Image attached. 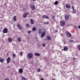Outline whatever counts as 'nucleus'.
Segmentation results:
<instances>
[{"instance_id": "393cba45", "label": "nucleus", "mask_w": 80, "mask_h": 80, "mask_svg": "<svg viewBox=\"0 0 80 80\" xmlns=\"http://www.w3.org/2000/svg\"><path fill=\"white\" fill-rule=\"evenodd\" d=\"M58 1H56L54 2V5H58Z\"/></svg>"}, {"instance_id": "f704fd0d", "label": "nucleus", "mask_w": 80, "mask_h": 80, "mask_svg": "<svg viewBox=\"0 0 80 80\" xmlns=\"http://www.w3.org/2000/svg\"><path fill=\"white\" fill-rule=\"evenodd\" d=\"M28 33H32V31H29L28 32Z\"/></svg>"}, {"instance_id": "c03bdc74", "label": "nucleus", "mask_w": 80, "mask_h": 80, "mask_svg": "<svg viewBox=\"0 0 80 80\" xmlns=\"http://www.w3.org/2000/svg\"><path fill=\"white\" fill-rule=\"evenodd\" d=\"M73 59L74 60H75V58H73Z\"/></svg>"}, {"instance_id": "bb28decb", "label": "nucleus", "mask_w": 80, "mask_h": 80, "mask_svg": "<svg viewBox=\"0 0 80 80\" xmlns=\"http://www.w3.org/2000/svg\"><path fill=\"white\" fill-rule=\"evenodd\" d=\"M19 55H20L22 57V56H23V53H22V52H20L19 53Z\"/></svg>"}, {"instance_id": "f3484780", "label": "nucleus", "mask_w": 80, "mask_h": 80, "mask_svg": "<svg viewBox=\"0 0 80 80\" xmlns=\"http://www.w3.org/2000/svg\"><path fill=\"white\" fill-rule=\"evenodd\" d=\"M17 20V17H16V16H14L13 17V21H14V22L16 21V20Z\"/></svg>"}, {"instance_id": "dca6fc26", "label": "nucleus", "mask_w": 80, "mask_h": 80, "mask_svg": "<svg viewBox=\"0 0 80 80\" xmlns=\"http://www.w3.org/2000/svg\"><path fill=\"white\" fill-rule=\"evenodd\" d=\"M11 42H12V38H8V42L9 43H10Z\"/></svg>"}, {"instance_id": "1a4fd4ad", "label": "nucleus", "mask_w": 80, "mask_h": 80, "mask_svg": "<svg viewBox=\"0 0 80 80\" xmlns=\"http://www.w3.org/2000/svg\"><path fill=\"white\" fill-rule=\"evenodd\" d=\"M42 18H47V19H48L49 18L47 16L44 15L42 16Z\"/></svg>"}, {"instance_id": "de8ad7c7", "label": "nucleus", "mask_w": 80, "mask_h": 80, "mask_svg": "<svg viewBox=\"0 0 80 80\" xmlns=\"http://www.w3.org/2000/svg\"><path fill=\"white\" fill-rule=\"evenodd\" d=\"M57 32V31H56V32Z\"/></svg>"}, {"instance_id": "f257e3e1", "label": "nucleus", "mask_w": 80, "mask_h": 80, "mask_svg": "<svg viewBox=\"0 0 80 80\" xmlns=\"http://www.w3.org/2000/svg\"><path fill=\"white\" fill-rule=\"evenodd\" d=\"M66 33L67 36L68 37H71V35H72L71 33L68 31H66Z\"/></svg>"}, {"instance_id": "ea45409f", "label": "nucleus", "mask_w": 80, "mask_h": 80, "mask_svg": "<svg viewBox=\"0 0 80 80\" xmlns=\"http://www.w3.org/2000/svg\"><path fill=\"white\" fill-rule=\"evenodd\" d=\"M29 38H30V37H29L27 38V39H28H28H29Z\"/></svg>"}, {"instance_id": "aec40b11", "label": "nucleus", "mask_w": 80, "mask_h": 80, "mask_svg": "<svg viewBox=\"0 0 80 80\" xmlns=\"http://www.w3.org/2000/svg\"><path fill=\"white\" fill-rule=\"evenodd\" d=\"M32 30L33 32H35L37 30V28L35 27H33L32 28Z\"/></svg>"}, {"instance_id": "37998d69", "label": "nucleus", "mask_w": 80, "mask_h": 80, "mask_svg": "<svg viewBox=\"0 0 80 80\" xmlns=\"http://www.w3.org/2000/svg\"><path fill=\"white\" fill-rule=\"evenodd\" d=\"M40 80H43V78H42Z\"/></svg>"}, {"instance_id": "ddd939ff", "label": "nucleus", "mask_w": 80, "mask_h": 80, "mask_svg": "<svg viewBox=\"0 0 80 80\" xmlns=\"http://www.w3.org/2000/svg\"><path fill=\"white\" fill-rule=\"evenodd\" d=\"M34 55L36 57H38V56H40V54L38 53H34Z\"/></svg>"}, {"instance_id": "4468645a", "label": "nucleus", "mask_w": 80, "mask_h": 80, "mask_svg": "<svg viewBox=\"0 0 80 80\" xmlns=\"http://www.w3.org/2000/svg\"><path fill=\"white\" fill-rule=\"evenodd\" d=\"M68 50V48L67 47H65L63 48V50L64 51H67Z\"/></svg>"}, {"instance_id": "e433bc0d", "label": "nucleus", "mask_w": 80, "mask_h": 80, "mask_svg": "<svg viewBox=\"0 0 80 80\" xmlns=\"http://www.w3.org/2000/svg\"><path fill=\"white\" fill-rule=\"evenodd\" d=\"M44 23H45V24H48V22H44Z\"/></svg>"}, {"instance_id": "473e14b6", "label": "nucleus", "mask_w": 80, "mask_h": 80, "mask_svg": "<svg viewBox=\"0 0 80 80\" xmlns=\"http://www.w3.org/2000/svg\"><path fill=\"white\" fill-rule=\"evenodd\" d=\"M41 33H42V31L40 29L39 30V33L40 34Z\"/></svg>"}, {"instance_id": "b1692460", "label": "nucleus", "mask_w": 80, "mask_h": 80, "mask_svg": "<svg viewBox=\"0 0 80 80\" xmlns=\"http://www.w3.org/2000/svg\"><path fill=\"white\" fill-rule=\"evenodd\" d=\"M18 42H21V38H18Z\"/></svg>"}, {"instance_id": "7ed1b4c3", "label": "nucleus", "mask_w": 80, "mask_h": 80, "mask_svg": "<svg viewBox=\"0 0 80 80\" xmlns=\"http://www.w3.org/2000/svg\"><path fill=\"white\" fill-rule=\"evenodd\" d=\"M28 15H29V12H25L23 15V18H26L27 16Z\"/></svg>"}, {"instance_id": "c756f323", "label": "nucleus", "mask_w": 80, "mask_h": 80, "mask_svg": "<svg viewBox=\"0 0 80 80\" xmlns=\"http://www.w3.org/2000/svg\"><path fill=\"white\" fill-rule=\"evenodd\" d=\"M26 26L27 27H30V25L28 24H26Z\"/></svg>"}, {"instance_id": "a18cd8bd", "label": "nucleus", "mask_w": 80, "mask_h": 80, "mask_svg": "<svg viewBox=\"0 0 80 80\" xmlns=\"http://www.w3.org/2000/svg\"><path fill=\"white\" fill-rule=\"evenodd\" d=\"M33 0V1H35V0Z\"/></svg>"}, {"instance_id": "c85d7f7f", "label": "nucleus", "mask_w": 80, "mask_h": 80, "mask_svg": "<svg viewBox=\"0 0 80 80\" xmlns=\"http://www.w3.org/2000/svg\"><path fill=\"white\" fill-rule=\"evenodd\" d=\"M72 13L73 14L75 13H76V11H75V10H73Z\"/></svg>"}, {"instance_id": "2f4dec72", "label": "nucleus", "mask_w": 80, "mask_h": 80, "mask_svg": "<svg viewBox=\"0 0 80 80\" xmlns=\"http://www.w3.org/2000/svg\"><path fill=\"white\" fill-rule=\"evenodd\" d=\"M12 57L13 58H15V54L13 53Z\"/></svg>"}, {"instance_id": "6e6552de", "label": "nucleus", "mask_w": 80, "mask_h": 80, "mask_svg": "<svg viewBox=\"0 0 80 80\" xmlns=\"http://www.w3.org/2000/svg\"><path fill=\"white\" fill-rule=\"evenodd\" d=\"M65 20H68L69 18V16L68 15H65Z\"/></svg>"}, {"instance_id": "423d86ee", "label": "nucleus", "mask_w": 80, "mask_h": 80, "mask_svg": "<svg viewBox=\"0 0 80 80\" xmlns=\"http://www.w3.org/2000/svg\"><path fill=\"white\" fill-rule=\"evenodd\" d=\"M32 56L33 55H32V54L31 53H29L28 55V57L29 58H32Z\"/></svg>"}, {"instance_id": "a211bd4d", "label": "nucleus", "mask_w": 80, "mask_h": 80, "mask_svg": "<svg viewBox=\"0 0 80 80\" xmlns=\"http://www.w3.org/2000/svg\"><path fill=\"white\" fill-rule=\"evenodd\" d=\"M21 79L22 80H27V78L24 77H21Z\"/></svg>"}, {"instance_id": "20e7f679", "label": "nucleus", "mask_w": 80, "mask_h": 80, "mask_svg": "<svg viewBox=\"0 0 80 80\" xmlns=\"http://www.w3.org/2000/svg\"><path fill=\"white\" fill-rule=\"evenodd\" d=\"M17 26H18V28H19L20 30H23V27L22 26H21L20 25V24L18 23Z\"/></svg>"}, {"instance_id": "4be33fe9", "label": "nucleus", "mask_w": 80, "mask_h": 80, "mask_svg": "<svg viewBox=\"0 0 80 80\" xmlns=\"http://www.w3.org/2000/svg\"><path fill=\"white\" fill-rule=\"evenodd\" d=\"M4 59H1L0 58V62H1V63L3 62H4Z\"/></svg>"}, {"instance_id": "f8f14e48", "label": "nucleus", "mask_w": 80, "mask_h": 80, "mask_svg": "<svg viewBox=\"0 0 80 80\" xmlns=\"http://www.w3.org/2000/svg\"><path fill=\"white\" fill-rule=\"evenodd\" d=\"M65 22H63L60 24V25L62 26V27H63L64 26H65Z\"/></svg>"}, {"instance_id": "58836bf2", "label": "nucleus", "mask_w": 80, "mask_h": 80, "mask_svg": "<svg viewBox=\"0 0 80 80\" xmlns=\"http://www.w3.org/2000/svg\"><path fill=\"white\" fill-rule=\"evenodd\" d=\"M72 10H75V9H74V7H73V6H72Z\"/></svg>"}, {"instance_id": "a19ab883", "label": "nucleus", "mask_w": 80, "mask_h": 80, "mask_svg": "<svg viewBox=\"0 0 80 80\" xmlns=\"http://www.w3.org/2000/svg\"><path fill=\"white\" fill-rule=\"evenodd\" d=\"M8 78H5L4 80H8Z\"/></svg>"}, {"instance_id": "2eb2a0df", "label": "nucleus", "mask_w": 80, "mask_h": 80, "mask_svg": "<svg viewBox=\"0 0 80 80\" xmlns=\"http://www.w3.org/2000/svg\"><path fill=\"white\" fill-rule=\"evenodd\" d=\"M47 40H48L50 41V40H51V39H52L51 38V37H50V36H48L47 37Z\"/></svg>"}, {"instance_id": "c9c22d12", "label": "nucleus", "mask_w": 80, "mask_h": 80, "mask_svg": "<svg viewBox=\"0 0 80 80\" xmlns=\"http://www.w3.org/2000/svg\"><path fill=\"white\" fill-rule=\"evenodd\" d=\"M74 28L76 29V30H77L78 29V28H77V26H75Z\"/></svg>"}, {"instance_id": "412c9836", "label": "nucleus", "mask_w": 80, "mask_h": 80, "mask_svg": "<svg viewBox=\"0 0 80 80\" xmlns=\"http://www.w3.org/2000/svg\"><path fill=\"white\" fill-rule=\"evenodd\" d=\"M30 21L31 24H33V23H34V21H33V20L32 19H31Z\"/></svg>"}, {"instance_id": "39448f33", "label": "nucleus", "mask_w": 80, "mask_h": 80, "mask_svg": "<svg viewBox=\"0 0 80 80\" xmlns=\"http://www.w3.org/2000/svg\"><path fill=\"white\" fill-rule=\"evenodd\" d=\"M30 7L31 8L32 10H35V7L33 6L32 5H30Z\"/></svg>"}, {"instance_id": "49530a36", "label": "nucleus", "mask_w": 80, "mask_h": 80, "mask_svg": "<svg viewBox=\"0 0 80 80\" xmlns=\"http://www.w3.org/2000/svg\"><path fill=\"white\" fill-rule=\"evenodd\" d=\"M8 80H10V79H8Z\"/></svg>"}, {"instance_id": "0eeeda50", "label": "nucleus", "mask_w": 80, "mask_h": 80, "mask_svg": "<svg viewBox=\"0 0 80 80\" xmlns=\"http://www.w3.org/2000/svg\"><path fill=\"white\" fill-rule=\"evenodd\" d=\"M11 59H10V58L8 57L7 58V63L8 64L10 62V60Z\"/></svg>"}, {"instance_id": "f03ea898", "label": "nucleus", "mask_w": 80, "mask_h": 80, "mask_svg": "<svg viewBox=\"0 0 80 80\" xmlns=\"http://www.w3.org/2000/svg\"><path fill=\"white\" fill-rule=\"evenodd\" d=\"M3 33H7L8 32V29L7 28H5L2 31Z\"/></svg>"}, {"instance_id": "a878e982", "label": "nucleus", "mask_w": 80, "mask_h": 80, "mask_svg": "<svg viewBox=\"0 0 80 80\" xmlns=\"http://www.w3.org/2000/svg\"><path fill=\"white\" fill-rule=\"evenodd\" d=\"M45 44L44 43H43L42 45V47H45Z\"/></svg>"}, {"instance_id": "72a5a7b5", "label": "nucleus", "mask_w": 80, "mask_h": 80, "mask_svg": "<svg viewBox=\"0 0 80 80\" xmlns=\"http://www.w3.org/2000/svg\"><path fill=\"white\" fill-rule=\"evenodd\" d=\"M78 48L79 49V50L80 51V45H79L78 46Z\"/></svg>"}, {"instance_id": "5701e85b", "label": "nucleus", "mask_w": 80, "mask_h": 80, "mask_svg": "<svg viewBox=\"0 0 80 80\" xmlns=\"http://www.w3.org/2000/svg\"><path fill=\"white\" fill-rule=\"evenodd\" d=\"M19 72L20 73H23V70H22V69L20 68L19 70Z\"/></svg>"}, {"instance_id": "9b49d317", "label": "nucleus", "mask_w": 80, "mask_h": 80, "mask_svg": "<svg viewBox=\"0 0 80 80\" xmlns=\"http://www.w3.org/2000/svg\"><path fill=\"white\" fill-rule=\"evenodd\" d=\"M66 7L67 8H70V4H66Z\"/></svg>"}, {"instance_id": "9d476101", "label": "nucleus", "mask_w": 80, "mask_h": 80, "mask_svg": "<svg viewBox=\"0 0 80 80\" xmlns=\"http://www.w3.org/2000/svg\"><path fill=\"white\" fill-rule=\"evenodd\" d=\"M45 35V32H43L41 35V37H43Z\"/></svg>"}, {"instance_id": "6ab92c4d", "label": "nucleus", "mask_w": 80, "mask_h": 80, "mask_svg": "<svg viewBox=\"0 0 80 80\" xmlns=\"http://www.w3.org/2000/svg\"><path fill=\"white\" fill-rule=\"evenodd\" d=\"M41 46V44H40V43H38L37 45V47L39 48Z\"/></svg>"}, {"instance_id": "79ce46f5", "label": "nucleus", "mask_w": 80, "mask_h": 80, "mask_svg": "<svg viewBox=\"0 0 80 80\" xmlns=\"http://www.w3.org/2000/svg\"><path fill=\"white\" fill-rule=\"evenodd\" d=\"M78 28H80V26H79L78 27Z\"/></svg>"}, {"instance_id": "cd10ccee", "label": "nucleus", "mask_w": 80, "mask_h": 80, "mask_svg": "<svg viewBox=\"0 0 80 80\" xmlns=\"http://www.w3.org/2000/svg\"><path fill=\"white\" fill-rule=\"evenodd\" d=\"M52 19L53 20H55V16H52Z\"/></svg>"}, {"instance_id": "7c9ffc66", "label": "nucleus", "mask_w": 80, "mask_h": 80, "mask_svg": "<svg viewBox=\"0 0 80 80\" xmlns=\"http://www.w3.org/2000/svg\"><path fill=\"white\" fill-rule=\"evenodd\" d=\"M37 71L38 72H40V69L39 68L38 69H37Z\"/></svg>"}, {"instance_id": "4c0bfd02", "label": "nucleus", "mask_w": 80, "mask_h": 80, "mask_svg": "<svg viewBox=\"0 0 80 80\" xmlns=\"http://www.w3.org/2000/svg\"><path fill=\"white\" fill-rule=\"evenodd\" d=\"M69 42H73V41L70 40H69Z\"/></svg>"}]
</instances>
